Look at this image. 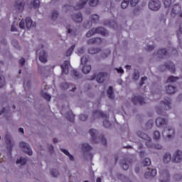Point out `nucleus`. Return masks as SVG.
I'll return each instance as SVG.
<instances>
[{
	"label": "nucleus",
	"instance_id": "obj_1",
	"mask_svg": "<svg viewBox=\"0 0 182 182\" xmlns=\"http://www.w3.org/2000/svg\"><path fill=\"white\" fill-rule=\"evenodd\" d=\"M89 133L91 136L92 143H100L101 142L103 146H106L107 144V141L105 136H102L100 138H97V135L99 132L95 129H91L89 131Z\"/></svg>",
	"mask_w": 182,
	"mask_h": 182
},
{
	"label": "nucleus",
	"instance_id": "obj_2",
	"mask_svg": "<svg viewBox=\"0 0 182 182\" xmlns=\"http://www.w3.org/2000/svg\"><path fill=\"white\" fill-rule=\"evenodd\" d=\"M87 2L90 6H96L99 4V0H80L74 6V9L75 11L82 9L84 6H86Z\"/></svg>",
	"mask_w": 182,
	"mask_h": 182
},
{
	"label": "nucleus",
	"instance_id": "obj_3",
	"mask_svg": "<svg viewBox=\"0 0 182 182\" xmlns=\"http://www.w3.org/2000/svg\"><path fill=\"white\" fill-rule=\"evenodd\" d=\"M96 33H99L100 35H102L103 36H106V35H108L107 30L105 29L103 27H97V28H92L90 31H87L85 36L86 38H92L94 35H96Z\"/></svg>",
	"mask_w": 182,
	"mask_h": 182
},
{
	"label": "nucleus",
	"instance_id": "obj_4",
	"mask_svg": "<svg viewBox=\"0 0 182 182\" xmlns=\"http://www.w3.org/2000/svg\"><path fill=\"white\" fill-rule=\"evenodd\" d=\"M36 55L41 63L48 62V52L43 50V45L39 46V48L36 50Z\"/></svg>",
	"mask_w": 182,
	"mask_h": 182
},
{
	"label": "nucleus",
	"instance_id": "obj_5",
	"mask_svg": "<svg viewBox=\"0 0 182 182\" xmlns=\"http://www.w3.org/2000/svg\"><path fill=\"white\" fill-rule=\"evenodd\" d=\"M148 7L151 11H159L161 7V2L159 0H149Z\"/></svg>",
	"mask_w": 182,
	"mask_h": 182
},
{
	"label": "nucleus",
	"instance_id": "obj_6",
	"mask_svg": "<svg viewBox=\"0 0 182 182\" xmlns=\"http://www.w3.org/2000/svg\"><path fill=\"white\" fill-rule=\"evenodd\" d=\"M106 77H107V73H100L97 75H93L91 80H95V79L98 83H103Z\"/></svg>",
	"mask_w": 182,
	"mask_h": 182
},
{
	"label": "nucleus",
	"instance_id": "obj_7",
	"mask_svg": "<svg viewBox=\"0 0 182 182\" xmlns=\"http://www.w3.org/2000/svg\"><path fill=\"white\" fill-rule=\"evenodd\" d=\"M160 181L161 182H168L170 180V173L167 169H161L159 171Z\"/></svg>",
	"mask_w": 182,
	"mask_h": 182
},
{
	"label": "nucleus",
	"instance_id": "obj_8",
	"mask_svg": "<svg viewBox=\"0 0 182 182\" xmlns=\"http://www.w3.org/2000/svg\"><path fill=\"white\" fill-rule=\"evenodd\" d=\"M100 117H102V119H107V114L99 109L94 110L92 113V120H96V119H99Z\"/></svg>",
	"mask_w": 182,
	"mask_h": 182
},
{
	"label": "nucleus",
	"instance_id": "obj_9",
	"mask_svg": "<svg viewBox=\"0 0 182 182\" xmlns=\"http://www.w3.org/2000/svg\"><path fill=\"white\" fill-rule=\"evenodd\" d=\"M65 28L67 29L69 36H76V35H77V28H76V26L72 24H68Z\"/></svg>",
	"mask_w": 182,
	"mask_h": 182
},
{
	"label": "nucleus",
	"instance_id": "obj_10",
	"mask_svg": "<svg viewBox=\"0 0 182 182\" xmlns=\"http://www.w3.org/2000/svg\"><path fill=\"white\" fill-rule=\"evenodd\" d=\"M182 162V151L181 150L176 151L172 156V163Z\"/></svg>",
	"mask_w": 182,
	"mask_h": 182
},
{
	"label": "nucleus",
	"instance_id": "obj_11",
	"mask_svg": "<svg viewBox=\"0 0 182 182\" xmlns=\"http://www.w3.org/2000/svg\"><path fill=\"white\" fill-rule=\"evenodd\" d=\"M130 164H132L130 158H124L119 162V166L122 167L123 170H129Z\"/></svg>",
	"mask_w": 182,
	"mask_h": 182
},
{
	"label": "nucleus",
	"instance_id": "obj_12",
	"mask_svg": "<svg viewBox=\"0 0 182 182\" xmlns=\"http://www.w3.org/2000/svg\"><path fill=\"white\" fill-rule=\"evenodd\" d=\"M25 6V1L23 0H17L14 4V9L16 12H22Z\"/></svg>",
	"mask_w": 182,
	"mask_h": 182
},
{
	"label": "nucleus",
	"instance_id": "obj_13",
	"mask_svg": "<svg viewBox=\"0 0 182 182\" xmlns=\"http://www.w3.org/2000/svg\"><path fill=\"white\" fill-rule=\"evenodd\" d=\"M132 102L134 105H146L147 102V99L138 95L133 97Z\"/></svg>",
	"mask_w": 182,
	"mask_h": 182
},
{
	"label": "nucleus",
	"instance_id": "obj_14",
	"mask_svg": "<svg viewBox=\"0 0 182 182\" xmlns=\"http://www.w3.org/2000/svg\"><path fill=\"white\" fill-rule=\"evenodd\" d=\"M70 17L72 21L75 22V23H80L83 21V16L80 12L73 14L70 15Z\"/></svg>",
	"mask_w": 182,
	"mask_h": 182
},
{
	"label": "nucleus",
	"instance_id": "obj_15",
	"mask_svg": "<svg viewBox=\"0 0 182 182\" xmlns=\"http://www.w3.org/2000/svg\"><path fill=\"white\" fill-rule=\"evenodd\" d=\"M165 68L168 69L171 73H174V72H176V65H174V63H166L164 65L160 67V69L161 70H163Z\"/></svg>",
	"mask_w": 182,
	"mask_h": 182
},
{
	"label": "nucleus",
	"instance_id": "obj_16",
	"mask_svg": "<svg viewBox=\"0 0 182 182\" xmlns=\"http://www.w3.org/2000/svg\"><path fill=\"white\" fill-rule=\"evenodd\" d=\"M5 139L8 150H12V148L14 146H15V142L12 139V136H11L9 134H6Z\"/></svg>",
	"mask_w": 182,
	"mask_h": 182
},
{
	"label": "nucleus",
	"instance_id": "obj_17",
	"mask_svg": "<svg viewBox=\"0 0 182 182\" xmlns=\"http://www.w3.org/2000/svg\"><path fill=\"white\" fill-rule=\"evenodd\" d=\"M20 147L21 149H23V151H24V153H26V154H28V156H32V149H31L29 144H26V142H21Z\"/></svg>",
	"mask_w": 182,
	"mask_h": 182
},
{
	"label": "nucleus",
	"instance_id": "obj_18",
	"mask_svg": "<svg viewBox=\"0 0 182 182\" xmlns=\"http://www.w3.org/2000/svg\"><path fill=\"white\" fill-rule=\"evenodd\" d=\"M171 105V100H170V98L167 97L164 99V100L161 102L160 106L164 110H170Z\"/></svg>",
	"mask_w": 182,
	"mask_h": 182
},
{
	"label": "nucleus",
	"instance_id": "obj_19",
	"mask_svg": "<svg viewBox=\"0 0 182 182\" xmlns=\"http://www.w3.org/2000/svg\"><path fill=\"white\" fill-rule=\"evenodd\" d=\"M181 12V6H180L179 4H176L173 5L171 13V16L172 18H176V15H178Z\"/></svg>",
	"mask_w": 182,
	"mask_h": 182
},
{
	"label": "nucleus",
	"instance_id": "obj_20",
	"mask_svg": "<svg viewBox=\"0 0 182 182\" xmlns=\"http://www.w3.org/2000/svg\"><path fill=\"white\" fill-rule=\"evenodd\" d=\"M69 68H70V62L65 60L63 65H61V69L64 75H68L69 73Z\"/></svg>",
	"mask_w": 182,
	"mask_h": 182
},
{
	"label": "nucleus",
	"instance_id": "obj_21",
	"mask_svg": "<svg viewBox=\"0 0 182 182\" xmlns=\"http://www.w3.org/2000/svg\"><path fill=\"white\" fill-rule=\"evenodd\" d=\"M155 123L158 127H163V126H166L167 124V121L164 118L158 117L156 119Z\"/></svg>",
	"mask_w": 182,
	"mask_h": 182
},
{
	"label": "nucleus",
	"instance_id": "obj_22",
	"mask_svg": "<svg viewBox=\"0 0 182 182\" xmlns=\"http://www.w3.org/2000/svg\"><path fill=\"white\" fill-rule=\"evenodd\" d=\"M146 178H150V177H156L157 176V171L156 169H148V171L145 173Z\"/></svg>",
	"mask_w": 182,
	"mask_h": 182
},
{
	"label": "nucleus",
	"instance_id": "obj_23",
	"mask_svg": "<svg viewBox=\"0 0 182 182\" xmlns=\"http://www.w3.org/2000/svg\"><path fill=\"white\" fill-rule=\"evenodd\" d=\"M164 132H167L168 139H171V137H173V136H174V133H176L174 128H173L171 127H168L167 128H165L164 129Z\"/></svg>",
	"mask_w": 182,
	"mask_h": 182
},
{
	"label": "nucleus",
	"instance_id": "obj_24",
	"mask_svg": "<svg viewBox=\"0 0 182 182\" xmlns=\"http://www.w3.org/2000/svg\"><path fill=\"white\" fill-rule=\"evenodd\" d=\"M173 159H171V154L170 152H166L163 156V163L168 164Z\"/></svg>",
	"mask_w": 182,
	"mask_h": 182
},
{
	"label": "nucleus",
	"instance_id": "obj_25",
	"mask_svg": "<svg viewBox=\"0 0 182 182\" xmlns=\"http://www.w3.org/2000/svg\"><path fill=\"white\" fill-rule=\"evenodd\" d=\"M166 92L168 95H173L176 93V87L171 85H168L166 87Z\"/></svg>",
	"mask_w": 182,
	"mask_h": 182
},
{
	"label": "nucleus",
	"instance_id": "obj_26",
	"mask_svg": "<svg viewBox=\"0 0 182 182\" xmlns=\"http://www.w3.org/2000/svg\"><path fill=\"white\" fill-rule=\"evenodd\" d=\"M136 134L140 139H143V140H150V136L147 135V134L141 132V131H138L136 132Z\"/></svg>",
	"mask_w": 182,
	"mask_h": 182
},
{
	"label": "nucleus",
	"instance_id": "obj_27",
	"mask_svg": "<svg viewBox=\"0 0 182 182\" xmlns=\"http://www.w3.org/2000/svg\"><path fill=\"white\" fill-rule=\"evenodd\" d=\"M60 151H62V153L65 154V156H68V157L69 158V160H70V161H75V156H73V155L70 154V153H69V151H68L65 149H60Z\"/></svg>",
	"mask_w": 182,
	"mask_h": 182
},
{
	"label": "nucleus",
	"instance_id": "obj_28",
	"mask_svg": "<svg viewBox=\"0 0 182 182\" xmlns=\"http://www.w3.org/2000/svg\"><path fill=\"white\" fill-rule=\"evenodd\" d=\"M158 58L163 59L166 56H167V50L166 49H161L159 50L157 52Z\"/></svg>",
	"mask_w": 182,
	"mask_h": 182
},
{
	"label": "nucleus",
	"instance_id": "obj_29",
	"mask_svg": "<svg viewBox=\"0 0 182 182\" xmlns=\"http://www.w3.org/2000/svg\"><path fill=\"white\" fill-rule=\"evenodd\" d=\"M26 26L27 29L35 26V24H33V21H32V18H31L30 17H27L26 18Z\"/></svg>",
	"mask_w": 182,
	"mask_h": 182
},
{
	"label": "nucleus",
	"instance_id": "obj_30",
	"mask_svg": "<svg viewBox=\"0 0 182 182\" xmlns=\"http://www.w3.org/2000/svg\"><path fill=\"white\" fill-rule=\"evenodd\" d=\"M99 52H102V49H100V48H90L88 50V53L90 55H96V53H99Z\"/></svg>",
	"mask_w": 182,
	"mask_h": 182
},
{
	"label": "nucleus",
	"instance_id": "obj_31",
	"mask_svg": "<svg viewBox=\"0 0 182 182\" xmlns=\"http://www.w3.org/2000/svg\"><path fill=\"white\" fill-rule=\"evenodd\" d=\"M28 161V159L26 158H22L21 157L19 159L16 160V164H18L19 166H25Z\"/></svg>",
	"mask_w": 182,
	"mask_h": 182
},
{
	"label": "nucleus",
	"instance_id": "obj_32",
	"mask_svg": "<svg viewBox=\"0 0 182 182\" xmlns=\"http://www.w3.org/2000/svg\"><path fill=\"white\" fill-rule=\"evenodd\" d=\"M107 93L109 99H114V92H113V87L109 86Z\"/></svg>",
	"mask_w": 182,
	"mask_h": 182
},
{
	"label": "nucleus",
	"instance_id": "obj_33",
	"mask_svg": "<svg viewBox=\"0 0 182 182\" xmlns=\"http://www.w3.org/2000/svg\"><path fill=\"white\" fill-rule=\"evenodd\" d=\"M90 70H92V66L90 65H84L82 67V72L85 75L90 73Z\"/></svg>",
	"mask_w": 182,
	"mask_h": 182
},
{
	"label": "nucleus",
	"instance_id": "obj_34",
	"mask_svg": "<svg viewBox=\"0 0 182 182\" xmlns=\"http://www.w3.org/2000/svg\"><path fill=\"white\" fill-rule=\"evenodd\" d=\"M82 149L83 151H90V150H92V146L87 143H84L82 144Z\"/></svg>",
	"mask_w": 182,
	"mask_h": 182
},
{
	"label": "nucleus",
	"instance_id": "obj_35",
	"mask_svg": "<svg viewBox=\"0 0 182 182\" xmlns=\"http://www.w3.org/2000/svg\"><path fill=\"white\" fill-rule=\"evenodd\" d=\"M51 18L53 21H56L59 18V11L58 10H53L51 13Z\"/></svg>",
	"mask_w": 182,
	"mask_h": 182
},
{
	"label": "nucleus",
	"instance_id": "obj_36",
	"mask_svg": "<svg viewBox=\"0 0 182 182\" xmlns=\"http://www.w3.org/2000/svg\"><path fill=\"white\" fill-rule=\"evenodd\" d=\"M177 80H178V77H174L173 75H171L167 79V83H174V82H177Z\"/></svg>",
	"mask_w": 182,
	"mask_h": 182
},
{
	"label": "nucleus",
	"instance_id": "obj_37",
	"mask_svg": "<svg viewBox=\"0 0 182 182\" xmlns=\"http://www.w3.org/2000/svg\"><path fill=\"white\" fill-rule=\"evenodd\" d=\"M50 176H52V177H58L59 176V171H58L57 169L55 168H52L50 170Z\"/></svg>",
	"mask_w": 182,
	"mask_h": 182
},
{
	"label": "nucleus",
	"instance_id": "obj_38",
	"mask_svg": "<svg viewBox=\"0 0 182 182\" xmlns=\"http://www.w3.org/2000/svg\"><path fill=\"white\" fill-rule=\"evenodd\" d=\"M89 60H90L89 55H83L81 58V65H86V63H87Z\"/></svg>",
	"mask_w": 182,
	"mask_h": 182
},
{
	"label": "nucleus",
	"instance_id": "obj_39",
	"mask_svg": "<svg viewBox=\"0 0 182 182\" xmlns=\"http://www.w3.org/2000/svg\"><path fill=\"white\" fill-rule=\"evenodd\" d=\"M104 119L103 121V126L104 127H106L107 129V127H110V122H109V116L107 115V118H102Z\"/></svg>",
	"mask_w": 182,
	"mask_h": 182
},
{
	"label": "nucleus",
	"instance_id": "obj_40",
	"mask_svg": "<svg viewBox=\"0 0 182 182\" xmlns=\"http://www.w3.org/2000/svg\"><path fill=\"white\" fill-rule=\"evenodd\" d=\"M65 117L70 122H73V120H75V115L72 112L67 113Z\"/></svg>",
	"mask_w": 182,
	"mask_h": 182
},
{
	"label": "nucleus",
	"instance_id": "obj_41",
	"mask_svg": "<svg viewBox=\"0 0 182 182\" xmlns=\"http://www.w3.org/2000/svg\"><path fill=\"white\" fill-rule=\"evenodd\" d=\"M139 78H140V72H139L137 70H134V75H133L134 80H139Z\"/></svg>",
	"mask_w": 182,
	"mask_h": 182
},
{
	"label": "nucleus",
	"instance_id": "obj_42",
	"mask_svg": "<svg viewBox=\"0 0 182 182\" xmlns=\"http://www.w3.org/2000/svg\"><path fill=\"white\" fill-rule=\"evenodd\" d=\"M99 15L97 14H93L91 16V21H92V22H94V23H97V22H99Z\"/></svg>",
	"mask_w": 182,
	"mask_h": 182
},
{
	"label": "nucleus",
	"instance_id": "obj_43",
	"mask_svg": "<svg viewBox=\"0 0 182 182\" xmlns=\"http://www.w3.org/2000/svg\"><path fill=\"white\" fill-rule=\"evenodd\" d=\"M150 164H151V161L150 160V159L146 158L142 161V166L144 167L150 166Z\"/></svg>",
	"mask_w": 182,
	"mask_h": 182
},
{
	"label": "nucleus",
	"instance_id": "obj_44",
	"mask_svg": "<svg viewBox=\"0 0 182 182\" xmlns=\"http://www.w3.org/2000/svg\"><path fill=\"white\" fill-rule=\"evenodd\" d=\"M75 46L73 45L66 52V56H70L73 50H75Z\"/></svg>",
	"mask_w": 182,
	"mask_h": 182
},
{
	"label": "nucleus",
	"instance_id": "obj_45",
	"mask_svg": "<svg viewBox=\"0 0 182 182\" xmlns=\"http://www.w3.org/2000/svg\"><path fill=\"white\" fill-rule=\"evenodd\" d=\"M129 0H124L121 4V8L122 9H126L129 6Z\"/></svg>",
	"mask_w": 182,
	"mask_h": 182
},
{
	"label": "nucleus",
	"instance_id": "obj_46",
	"mask_svg": "<svg viewBox=\"0 0 182 182\" xmlns=\"http://www.w3.org/2000/svg\"><path fill=\"white\" fill-rule=\"evenodd\" d=\"M145 144L149 149H153L154 147V145L151 143V138H150V140H146Z\"/></svg>",
	"mask_w": 182,
	"mask_h": 182
},
{
	"label": "nucleus",
	"instance_id": "obj_47",
	"mask_svg": "<svg viewBox=\"0 0 182 182\" xmlns=\"http://www.w3.org/2000/svg\"><path fill=\"white\" fill-rule=\"evenodd\" d=\"M5 86V77L4 75H0V88Z\"/></svg>",
	"mask_w": 182,
	"mask_h": 182
},
{
	"label": "nucleus",
	"instance_id": "obj_48",
	"mask_svg": "<svg viewBox=\"0 0 182 182\" xmlns=\"http://www.w3.org/2000/svg\"><path fill=\"white\" fill-rule=\"evenodd\" d=\"M182 179V175L180 173H176L173 176V180L175 181H180Z\"/></svg>",
	"mask_w": 182,
	"mask_h": 182
},
{
	"label": "nucleus",
	"instance_id": "obj_49",
	"mask_svg": "<svg viewBox=\"0 0 182 182\" xmlns=\"http://www.w3.org/2000/svg\"><path fill=\"white\" fill-rule=\"evenodd\" d=\"M60 87L63 90H66V89L69 88V84H68V82H63L60 84Z\"/></svg>",
	"mask_w": 182,
	"mask_h": 182
},
{
	"label": "nucleus",
	"instance_id": "obj_50",
	"mask_svg": "<svg viewBox=\"0 0 182 182\" xmlns=\"http://www.w3.org/2000/svg\"><path fill=\"white\" fill-rule=\"evenodd\" d=\"M42 97H43V99H46V100H48V102L50 100L51 97L50 95H49V94L46 93V92H43L42 93Z\"/></svg>",
	"mask_w": 182,
	"mask_h": 182
},
{
	"label": "nucleus",
	"instance_id": "obj_51",
	"mask_svg": "<svg viewBox=\"0 0 182 182\" xmlns=\"http://www.w3.org/2000/svg\"><path fill=\"white\" fill-rule=\"evenodd\" d=\"M46 68L41 65H38V72L40 73V75H43V73H45Z\"/></svg>",
	"mask_w": 182,
	"mask_h": 182
},
{
	"label": "nucleus",
	"instance_id": "obj_52",
	"mask_svg": "<svg viewBox=\"0 0 182 182\" xmlns=\"http://www.w3.org/2000/svg\"><path fill=\"white\" fill-rule=\"evenodd\" d=\"M95 45H100L102 43V39L99 37L93 38Z\"/></svg>",
	"mask_w": 182,
	"mask_h": 182
},
{
	"label": "nucleus",
	"instance_id": "obj_53",
	"mask_svg": "<svg viewBox=\"0 0 182 182\" xmlns=\"http://www.w3.org/2000/svg\"><path fill=\"white\" fill-rule=\"evenodd\" d=\"M154 140H159V139H160V132L155 131L154 132Z\"/></svg>",
	"mask_w": 182,
	"mask_h": 182
},
{
	"label": "nucleus",
	"instance_id": "obj_54",
	"mask_svg": "<svg viewBox=\"0 0 182 182\" xmlns=\"http://www.w3.org/2000/svg\"><path fill=\"white\" fill-rule=\"evenodd\" d=\"M91 27L92 24H90V21H86L83 24V28H85V29H90Z\"/></svg>",
	"mask_w": 182,
	"mask_h": 182
},
{
	"label": "nucleus",
	"instance_id": "obj_55",
	"mask_svg": "<svg viewBox=\"0 0 182 182\" xmlns=\"http://www.w3.org/2000/svg\"><path fill=\"white\" fill-rule=\"evenodd\" d=\"M39 5H41V1L39 0H33V6L34 8H39Z\"/></svg>",
	"mask_w": 182,
	"mask_h": 182
},
{
	"label": "nucleus",
	"instance_id": "obj_56",
	"mask_svg": "<svg viewBox=\"0 0 182 182\" xmlns=\"http://www.w3.org/2000/svg\"><path fill=\"white\" fill-rule=\"evenodd\" d=\"M139 1L140 0H129V2H130L131 6H136Z\"/></svg>",
	"mask_w": 182,
	"mask_h": 182
},
{
	"label": "nucleus",
	"instance_id": "obj_57",
	"mask_svg": "<svg viewBox=\"0 0 182 182\" xmlns=\"http://www.w3.org/2000/svg\"><path fill=\"white\" fill-rule=\"evenodd\" d=\"M146 129H151L153 127V121L150 120L146 123Z\"/></svg>",
	"mask_w": 182,
	"mask_h": 182
},
{
	"label": "nucleus",
	"instance_id": "obj_58",
	"mask_svg": "<svg viewBox=\"0 0 182 182\" xmlns=\"http://www.w3.org/2000/svg\"><path fill=\"white\" fill-rule=\"evenodd\" d=\"M80 120H81V122H85V120H87V115L83 114H80Z\"/></svg>",
	"mask_w": 182,
	"mask_h": 182
},
{
	"label": "nucleus",
	"instance_id": "obj_59",
	"mask_svg": "<svg viewBox=\"0 0 182 182\" xmlns=\"http://www.w3.org/2000/svg\"><path fill=\"white\" fill-rule=\"evenodd\" d=\"M153 149H156V150H161V149H163V145L160 144H155Z\"/></svg>",
	"mask_w": 182,
	"mask_h": 182
},
{
	"label": "nucleus",
	"instance_id": "obj_60",
	"mask_svg": "<svg viewBox=\"0 0 182 182\" xmlns=\"http://www.w3.org/2000/svg\"><path fill=\"white\" fill-rule=\"evenodd\" d=\"M25 26H26V24H25V21L21 20L19 23V27L21 28V29H25Z\"/></svg>",
	"mask_w": 182,
	"mask_h": 182
},
{
	"label": "nucleus",
	"instance_id": "obj_61",
	"mask_svg": "<svg viewBox=\"0 0 182 182\" xmlns=\"http://www.w3.org/2000/svg\"><path fill=\"white\" fill-rule=\"evenodd\" d=\"M164 4L166 8H167L171 5V0H164Z\"/></svg>",
	"mask_w": 182,
	"mask_h": 182
},
{
	"label": "nucleus",
	"instance_id": "obj_62",
	"mask_svg": "<svg viewBox=\"0 0 182 182\" xmlns=\"http://www.w3.org/2000/svg\"><path fill=\"white\" fill-rule=\"evenodd\" d=\"M145 49H146V50H147V52H151V50H153V49H154V46L148 45V46H146Z\"/></svg>",
	"mask_w": 182,
	"mask_h": 182
},
{
	"label": "nucleus",
	"instance_id": "obj_63",
	"mask_svg": "<svg viewBox=\"0 0 182 182\" xmlns=\"http://www.w3.org/2000/svg\"><path fill=\"white\" fill-rule=\"evenodd\" d=\"M72 73L74 75L75 79H78V77H79V73H77V71L73 70L72 71Z\"/></svg>",
	"mask_w": 182,
	"mask_h": 182
},
{
	"label": "nucleus",
	"instance_id": "obj_64",
	"mask_svg": "<svg viewBox=\"0 0 182 182\" xmlns=\"http://www.w3.org/2000/svg\"><path fill=\"white\" fill-rule=\"evenodd\" d=\"M87 43L88 45H95V40H94V38H92L89 39V40L87 41Z\"/></svg>",
	"mask_w": 182,
	"mask_h": 182
}]
</instances>
